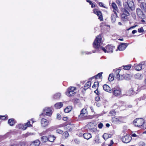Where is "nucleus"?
Segmentation results:
<instances>
[{
	"label": "nucleus",
	"instance_id": "473e14b6",
	"mask_svg": "<svg viewBox=\"0 0 146 146\" xmlns=\"http://www.w3.org/2000/svg\"><path fill=\"white\" fill-rule=\"evenodd\" d=\"M61 96L60 93H58L56 94L53 96V98L54 99H58L60 98Z\"/></svg>",
	"mask_w": 146,
	"mask_h": 146
},
{
	"label": "nucleus",
	"instance_id": "0e129e2a",
	"mask_svg": "<svg viewBox=\"0 0 146 146\" xmlns=\"http://www.w3.org/2000/svg\"><path fill=\"white\" fill-rule=\"evenodd\" d=\"M119 95H120L121 96H123V95H122L121 94V92L120 91V90L119 89Z\"/></svg>",
	"mask_w": 146,
	"mask_h": 146
},
{
	"label": "nucleus",
	"instance_id": "6e6552de",
	"mask_svg": "<svg viewBox=\"0 0 146 146\" xmlns=\"http://www.w3.org/2000/svg\"><path fill=\"white\" fill-rule=\"evenodd\" d=\"M50 123V121L47 119L42 118L41 120V124L42 127H45L47 126Z\"/></svg>",
	"mask_w": 146,
	"mask_h": 146
},
{
	"label": "nucleus",
	"instance_id": "a18cd8bd",
	"mask_svg": "<svg viewBox=\"0 0 146 146\" xmlns=\"http://www.w3.org/2000/svg\"><path fill=\"white\" fill-rule=\"evenodd\" d=\"M8 116L7 115V116H2L0 115V119H2V120H5L6 119L7 117Z\"/></svg>",
	"mask_w": 146,
	"mask_h": 146
},
{
	"label": "nucleus",
	"instance_id": "b1692460",
	"mask_svg": "<svg viewBox=\"0 0 146 146\" xmlns=\"http://www.w3.org/2000/svg\"><path fill=\"white\" fill-rule=\"evenodd\" d=\"M18 127L19 129H22L23 130H25L27 128V125H25V124L23 125L19 124L18 125Z\"/></svg>",
	"mask_w": 146,
	"mask_h": 146
},
{
	"label": "nucleus",
	"instance_id": "a878e982",
	"mask_svg": "<svg viewBox=\"0 0 146 146\" xmlns=\"http://www.w3.org/2000/svg\"><path fill=\"white\" fill-rule=\"evenodd\" d=\"M91 82L90 81L88 82L85 84L84 87V89L86 90L89 88L91 86Z\"/></svg>",
	"mask_w": 146,
	"mask_h": 146
},
{
	"label": "nucleus",
	"instance_id": "6e6d98bb",
	"mask_svg": "<svg viewBox=\"0 0 146 146\" xmlns=\"http://www.w3.org/2000/svg\"><path fill=\"white\" fill-rule=\"evenodd\" d=\"M113 143V142L112 140H111L110 143L108 144V146H111L112 145Z\"/></svg>",
	"mask_w": 146,
	"mask_h": 146
},
{
	"label": "nucleus",
	"instance_id": "0eeeda50",
	"mask_svg": "<svg viewBox=\"0 0 146 146\" xmlns=\"http://www.w3.org/2000/svg\"><path fill=\"white\" fill-rule=\"evenodd\" d=\"M131 139V137L128 135L123 137L121 138V140L122 142L124 143H126L130 142Z\"/></svg>",
	"mask_w": 146,
	"mask_h": 146
},
{
	"label": "nucleus",
	"instance_id": "ddd939ff",
	"mask_svg": "<svg viewBox=\"0 0 146 146\" xmlns=\"http://www.w3.org/2000/svg\"><path fill=\"white\" fill-rule=\"evenodd\" d=\"M114 14H112L111 15V21L113 23L114 22L116 21V18L117 17V15L116 11L113 10Z\"/></svg>",
	"mask_w": 146,
	"mask_h": 146
},
{
	"label": "nucleus",
	"instance_id": "a211bd4d",
	"mask_svg": "<svg viewBox=\"0 0 146 146\" xmlns=\"http://www.w3.org/2000/svg\"><path fill=\"white\" fill-rule=\"evenodd\" d=\"M73 127L72 125H71L70 124H68L65 126L64 128L66 129V130L71 131L72 130Z\"/></svg>",
	"mask_w": 146,
	"mask_h": 146
},
{
	"label": "nucleus",
	"instance_id": "69168bd1",
	"mask_svg": "<svg viewBox=\"0 0 146 146\" xmlns=\"http://www.w3.org/2000/svg\"><path fill=\"white\" fill-rule=\"evenodd\" d=\"M137 32V31L136 30H133L132 31V34H135Z\"/></svg>",
	"mask_w": 146,
	"mask_h": 146
},
{
	"label": "nucleus",
	"instance_id": "c85d7f7f",
	"mask_svg": "<svg viewBox=\"0 0 146 146\" xmlns=\"http://www.w3.org/2000/svg\"><path fill=\"white\" fill-rule=\"evenodd\" d=\"M135 78L137 79H141L143 78V76L141 74L138 73L135 75Z\"/></svg>",
	"mask_w": 146,
	"mask_h": 146
},
{
	"label": "nucleus",
	"instance_id": "79ce46f5",
	"mask_svg": "<svg viewBox=\"0 0 146 146\" xmlns=\"http://www.w3.org/2000/svg\"><path fill=\"white\" fill-rule=\"evenodd\" d=\"M88 131H89L92 132H95L96 131V129L94 127L93 128L91 129H90L88 130Z\"/></svg>",
	"mask_w": 146,
	"mask_h": 146
},
{
	"label": "nucleus",
	"instance_id": "aec40b11",
	"mask_svg": "<svg viewBox=\"0 0 146 146\" xmlns=\"http://www.w3.org/2000/svg\"><path fill=\"white\" fill-rule=\"evenodd\" d=\"M63 104L62 102H58L56 103L54 105V107L57 109H60L62 107Z\"/></svg>",
	"mask_w": 146,
	"mask_h": 146
},
{
	"label": "nucleus",
	"instance_id": "c03bdc74",
	"mask_svg": "<svg viewBox=\"0 0 146 146\" xmlns=\"http://www.w3.org/2000/svg\"><path fill=\"white\" fill-rule=\"evenodd\" d=\"M99 85V83L98 82H94V85L92 86V87L93 88H95L97 86H98Z\"/></svg>",
	"mask_w": 146,
	"mask_h": 146
},
{
	"label": "nucleus",
	"instance_id": "f704fd0d",
	"mask_svg": "<svg viewBox=\"0 0 146 146\" xmlns=\"http://www.w3.org/2000/svg\"><path fill=\"white\" fill-rule=\"evenodd\" d=\"M41 141L43 142H45L48 141V138L46 136H43L41 137Z\"/></svg>",
	"mask_w": 146,
	"mask_h": 146
},
{
	"label": "nucleus",
	"instance_id": "e2e57ef3",
	"mask_svg": "<svg viewBox=\"0 0 146 146\" xmlns=\"http://www.w3.org/2000/svg\"><path fill=\"white\" fill-rule=\"evenodd\" d=\"M86 0L87 2L89 3L90 5L92 3V2L90 0Z\"/></svg>",
	"mask_w": 146,
	"mask_h": 146
},
{
	"label": "nucleus",
	"instance_id": "39448f33",
	"mask_svg": "<svg viewBox=\"0 0 146 146\" xmlns=\"http://www.w3.org/2000/svg\"><path fill=\"white\" fill-rule=\"evenodd\" d=\"M76 89V88L75 87L72 86L69 87L66 92V95L69 97L74 96L75 94L74 91Z\"/></svg>",
	"mask_w": 146,
	"mask_h": 146
},
{
	"label": "nucleus",
	"instance_id": "680f3d73",
	"mask_svg": "<svg viewBox=\"0 0 146 146\" xmlns=\"http://www.w3.org/2000/svg\"><path fill=\"white\" fill-rule=\"evenodd\" d=\"M137 25H135L134 26H132V27H130V28H129L128 29V30H129L131 29H133V28H135V27H136Z\"/></svg>",
	"mask_w": 146,
	"mask_h": 146
},
{
	"label": "nucleus",
	"instance_id": "cd10ccee",
	"mask_svg": "<svg viewBox=\"0 0 146 146\" xmlns=\"http://www.w3.org/2000/svg\"><path fill=\"white\" fill-rule=\"evenodd\" d=\"M111 135L110 134H108L107 133H105L102 135V137L104 138L105 140L111 137Z\"/></svg>",
	"mask_w": 146,
	"mask_h": 146
},
{
	"label": "nucleus",
	"instance_id": "4c0bfd02",
	"mask_svg": "<svg viewBox=\"0 0 146 146\" xmlns=\"http://www.w3.org/2000/svg\"><path fill=\"white\" fill-rule=\"evenodd\" d=\"M103 72H101L98 74L97 75L94 76L95 78H100L102 77V74Z\"/></svg>",
	"mask_w": 146,
	"mask_h": 146
},
{
	"label": "nucleus",
	"instance_id": "f03ea898",
	"mask_svg": "<svg viewBox=\"0 0 146 146\" xmlns=\"http://www.w3.org/2000/svg\"><path fill=\"white\" fill-rule=\"evenodd\" d=\"M124 8L127 10L133 11L135 9V6L133 0H127L123 2Z\"/></svg>",
	"mask_w": 146,
	"mask_h": 146
},
{
	"label": "nucleus",
	"instance_id": "72a5a7b5",
	"mask_svg": "<svg viewBox=\"0 0 146 146\" xmlns=\"http://www.w3.org/2000/svg\"><path fill=\"white\" fill-rule=\"evenodd\" d=\"M131 76L129 74H126L124 75L125 79L126 80H129L131 78Z\"/></svg>",
	"mask_w": 146,
	"mask_h": 146
},
{
	"label": "nucleus",
	"instance_id": "13d9d810",
	"mask_svg": "<svg viewBox=\"0 0 146 146\" xmlns=\"http://www.w3.org/2000/svg\"><path fill=\"white\" fill-rule=\"evenodd\" d=\"M100 98L98 96L97 97H95V100L96 101H99L100 100Z\"/></svg>",
	"mask_w": 146,
	"mask_h": 146
},
{
	"label": "nucleus",
	"instance_id": "3c124183",
	"mask_svg": "<svg viewBox=\"0 0 146 146\" xmlns=\"http://www.w3.org/2000/svg\"><path fill=\"white\" fill-rule=\"evenodd\" d=\"M99 6H100V7H103L106 8V7H105V6L104 5L103 3L102 2H99Z\"/></svg>",
	"mask_w": 146,
	"mask_h": 146
},
{
	"label": "nucleus",
	"instance_id": "9b49d317",
	"mask_svg": "<svg viewBox=\"0 0 146 146\" xmlns=\"http://www.w3.org/2000/svg\"><path fill=\"white\" fill-rule=\"evenodd\" d=\"M136 12L137 15L140 18H143L145 17V15L143 12L140 9H137Z\"/></svg>",
	"mask_w": 146,
	"mask_h": 146
},
{
	"label": "nucleus",
	"instance_id": "37998d69",
	"mask_svg": "<svg viewBox=\"0 0 146 146\" xmlns=\"http://www.w3.org/2000/svg\"><path fill=\"white\" fill-rule=\"evenodd\" d=\"M139 146H145V143L143 141H140L139 143Z\"/></svg>",
	"mask_w": 146,
	"mask_h": 146
},
{
	"label": "nucleus",
	"instance_id": "8fccbe9b",
	"mask_svg": "<svg viewBox=\"0 0 146 146\" xmlns=\"http://www.w3.org/2000/svg\"><path fill=\"white\" fill-rule=\"evenodd\" d=\"M138 31L139 33L143 32L144 30L143 28L141 27V28L139 29L138 30Z\"/></svg>",
	"mask_w": 146,
	"mask_h": 146
},
{
	"label": "nucleus",
	"instance_id": "bf43d9fd",
	"mask_svg": "<svg viewBox=\"0 0 146 146\" xmlns=\"http://www.w3.org/2000/svg\"><path fill=\"white\" fill-rule=\"evenodd\" d=\"M94 92L97 95H98L100 94L98 90V89L94 91Z\"/></svg>",
	"mask_w": 146,
	"mask_h": 146
},
{
	"label": "nucleus",
	"instance_id": "5fc2aeb1",
	"mask_svg": "<svg viewBox=\"0 0 146 146\" xmlns=\"http://www.w3.org/2000/svg\"><path fill=\"white\" fill-rule=\"evenodd\" d=\"M56 118L58 119H61L60 115L59 113L57 114Z\"/></svg>",
	"mask_w": 146,
	"mask_h": 146
},
{
	"label": "nucleus",
	"instance_id": "4d7b16f0",
	"mask_svg": "<svg viewBox=\"0 0 146 146\" xmlns=\"http://www.w3.org/2000/svg\"><path fill=\"white\" fill-rule=\"evenodd\" d=\"M131 137H137L138 136L135 133H133L131 134Z\"/></svg>",
	"mask_w": 146,
	"mask_h": 146
},
{
	"label": "nucleus",
	"instance_id": "bb28decb",
	"mask_svg": "<svg viewBox=\"0 0 146 146\" xmlns=\"http://www.w3.org/2000/svg\"><path fill=\"white\" fill-rule=\"evenodd\" d=\"M48 141L51 142H53L55 139V137L52 135H50L48 136Z\"/></svg>",
	"mask_w": 146,
	"mask_h": 146
},
{
	"label": "nucleus",
	"instance_id": "f3484780",
	"mask_svg": "<svg viewBox=\"0 0 146 146\" xmlns=\"http://www.w3.org/2000/svg\"><path fill=\"white\" fill-rule=\"evenodd\" d=\"M83 136L84 138L88 140L92 137V136L89 133H86L83 134Z\"/></svg>",
	"mask_w": 146,
	"mask_h": 146
},
{
	"label": "nucleus",
	"instance_id": "393cba45",
	"mask_svg": "<svg viewBox=\"0 0 146 146\" xmlns=\"http://www.w3.org/2000/svg\"><path fill=\"white\" fill-rule=\"evenodd\" d=\"M141 8L145 12H146V3L144 2H142L140 4Z\"/></svg>",
	"mask_w": 146,
	"mask_h": 146
},
{
	"label": "nucleus",
	"instance_id": "c9c22d12",
	"mask_svg": "<svg viewBox=\"0 0 146 146\" xmlns=\"http://www.w3.org/2000/svg\"><path fill=\"white\" fill-rule=\"evenodd\" d=\"M113 122L115 123H118L119 122V119L115 117H113L112 118Z\"/></svg>",
	"mask_w": 146,
	"mask_h": 146
},
{
	"label": "nucleus",
	"instance_id": "774afa93",
	"mask_svg": "<svg viewBox=\"0 0 146 146\" xmlns=\"http://www.w3.org/2000/svg\"><path fill=\"white\" fill-rule=\"evenodd\" d=\"M63 119L64 121H66L67 120V118L66 117H64Z\"/></svg>",
	"mask_w": 146,
	"mask_h": 146
},
{
	"label": "nucleus",
	"instance_id": "7c9ffc66",
	"mask_svg": "<svg viewBox=\"0 0 146 146\" xmlns=\"http://www.w3.org/2000/svg\"><path fill=\"white\" fill-rule=\"evenodd\" d=\"M114 76L113 74L111 73L110 74L108 78V80L110 81H112L114 79Z\"/></svg>",
	"mask_w": 146,
	"mask_h": 146
},
{
	"label": "nucleus",
	"instance_id": "6ab92c4d",
	"mask_svg": "<svg viewBox=\"0 0 146 146\" xmlns=\"http://www.w3.org/2000/svg\"><path fill=\"white\" fill-rule=\"evenodd\" d=\"M40 141L38 140H36L32 142L31 145V146H38L40 144Z\"/></svg>",
	"mask_w": 146,
	"mask_h": 146
},
{
	"label": "nucleus",
	"instance_id": "412c9836",
	"mask_svg": "<svg viewBox=\"0 0 146 146\" xmlns=\"http://www.w3.org/2000/svg\"><path fill=\"white\" fill-rule=\"evenodd\" d=\"M87 112L86 109L84 108L81 111L79 117H82Z\"/></svg>",
	"mask_w": 146,
	"mask_h": 146
},
{
	"label": "nucleus",
	"instance_id": "5701e85b",
	"mask_svg": "<svg viewBox=\"0 0 146 146\" xmlns=\"http://www.w3.org/2000/svg\"><path fill=\"white\" fill-rule=\"evenodd\" d=\"M16 122L13 119H9L8 123L10 126H13Z\"/></svg>",
	"mask_w": 146,
	"mask_h": 146
},
{
	"label": "nucleus",
	"instance_id": "20e7f679",
	"mask_svg": "<svg viewBox=\"0 0 146 146\" xmlns=\"http://www.w3.org/2000/svg\"><path fill=\"white\" fill-rule=\"evenodd\" d=\"M144 120L143 119L141 118H138L135 119L133 121V124L136 126L138 127L142 126L144 123Z\"/></svg>",
	"mask_w": 146,
	"mask_h": 146
},
{
	"label": "nucleus",
	"instance_id": "2eb2a0df",
	"mask_svg": "<svg viewBox=\"0 0 146 146\" xmlns=\"http://www.w3.org/2000/svg\"><path fill=\"white\" fill-rule=\"evenodd\" d=\"M104 90L108 92H111V88L107 85L104 84L103 86Z\"/></svg>",
	"mask_w": 146,
	"mask_h": 146
},
{
	"label": "nucleus",
	"instance_id": "603ef678",
	"mask_svg": "<svg viewBox=\"0 0 146 146\" xmlns=\"http://www.w3.org/2000/svg\"><path fill=\"white\" fill-rule=\"evenodd\" d=\"M25 125H27V127H31V125L30 124V121H28L27 123L25 124Z\"/></svg>",
	"mask_w": 146,
	"mask_h": 146
},
{
	"label": "nucleus",
	"instance_id": "49530a36",
	"mask_svg": "<svg viewBox=\"0 0 146 146\" xmlns=\"http://www.w3.org/2000/svg\"><path fill=\"white\" fill-rule=\"evenodd\" d=\"M124 79H125L124 75H121L120 76L119 74V80H122Z\"/></svg>",
	"mask_w": 146,
	"mask_h": 146
},
{
	"label": "nucleus",
	"instance_id": "7ed1b4c3",
	"mask_svg": "<svg viewBox=\"0 0 146 146\" xmlns=\"http://www.w3.org/2000/svg\"><path fill=\"white\" fill-rule=\"evenodd\" d=\"M122 13L121 15V20L125 21L127 20V16L129 15V13L127 10L125 8H122L121 9Z\"/></svg>",
	"mask_w": 146,
	"mask_h": 146
},
{
	"label": "nucleus",
	"instance_id": "052dcab7",
	"mask_svg": "<svg viewBox=\"0 0 146 146\" xmlns=\"http://www.w3.org/2000/svg\"><path fill=\"white\" fill-rule=\"evenodd\" d=\"M142 128H146V121L145 122H144L143 125L142 126Z\"/></svg>",
	"mask_w": 146,
	"mask_h": 146
},
{
	"label": "nucleus",
	"instance_id": "864d4df0",
	"mask_svg": "<svg viewBox=\"0 0 146 146\" xmlns=\"http://www.w3.org/2000/svg\"><path fill=\"white\" fill-rule=\"evenodd\" d=\"M56 131L57 133H58L60 134H61L63 132L60 129L57 130Z\"/></svg>",
	"mask_w": 146,
	"mask_h": 146
},
{
	"label": "nucleus",
	"instance_id": "1a4fd4ad",
	"mask_svg": "<svg viewBox=\"0 0 146 146\" xmlns=\"http://www.w3.org/2000/svg\"><path fill=\"white\" fill-rule=\"evenodd\" d=\"M93 12L94 13L96 14L98 17V19L102 21L103 20L102 16V13L101 11H98L97 9H94L93 10Z\"/></svg>",
	"mask_w": 146,
	"mask_h": 146
},
{
	"label": "nucleus",
	"instance_id": "e433bc0d",
	"mask_svg": "<svg viewBox=\"0 0 146 146\" xmlns=\"http://www.w3.org/2000/svg\"><path fill=\"white\" fill-rule=\"evenodd\" d=\"M113 95L115 96H117L119 94V90L117 89H115L113 91Z\"/></svg>",
	"mask_w": 146,
	"mask_h": 146
},
{
	"label": "nucleus",
	"instance_id": "09e8293b",
	"mask_svg": "<svg viewBox=\"0 0 146 146\" xmlns=\"http://www.w3.org/2000/svg\"><path fill=\"white\" fill-rule=\"evenodd\" d=\"M96 52V50H94V51H93V52H88V51H86L85 52V53L86 54H91L92 53H95Z\"/></svg>",
	"mask_w": 146,
	"mask_h": 146
},
{
	"label": "nucleus",
	"instance_id": "9d476101",
	"mask_svg": "<svg viewBox=\"0 0 146 146\" xmlns=\"http://www.w3.org/2000/svg\"><path fill=\"white\" fill-rule=\"evenodd\" d=\"M145 62H141L138 64H135L134 68L135 70L137 71H140L141 70L142 68V66L144 65Z\"/></svg>",
	"mask_w": 146,
	"mask_h": 146
},
{
	"label": "nucleus",
	"instance_id": "423d86ee",
	"mask_svg": "<svg viewBox=\"0 0 146 146\" xmlns=\"http://www.w3.org/2000/svg\"><path fill=\"white\" fill-rule=\"evenodd\" d=\"M43 111L44 113H42L40 115V116H41L42 115L45 116L46 115H51L52 113L51 109L50 107H46L44 110Z\"/></svg>",
	"mask_w": 146,
	"mask_h": 146
},
{
	"label": "nucleus",
	"instance_id": "c756f323",
	"mask_svg": "<svg viewBox=\"0 0 146 146\" xmlns=\"http://www.w3.org/2000/svg\"><path fill=\"white\" fill-rule=\"evenodd\" d=\"M72 109V107L71 106H68L64 109V111L66 113H68L70 112Z\"/></svg>",
	"mask_w": 146,
	"mask_h": 146
},
{
	"label": "nucleus",
	"instance_id": "f257e3e1",
	"mask_svg": "<svg viewBox=\"0 0 146 146\" xmlns=\"http://www.w3.org/2000/svg\"><path fill=\"white\" fill-rule=\"evenodd\" d=\"M102 38L101 36H98L94 40L93 43V47L98 49L99 50H102L105 52L112 53L113 52V47L111 45H108L106 47V49L102 47L101 45Z\"/></svg>",
	"mask_w": 146,
	"mask_h": 146
},
{
	"label": "nucleus",
	"instance_id": "4468645a",
	"mask_svg": "<svg viewBox=\"0 0 146 146\" xmlns=\"http://www.w3.org/2000/svg\"><path fill=\"white\" fill-rule=\"evenodd\" d=\"M131 64H129L127 65L123 66L122 67H119V72L122 69V67H123V69L125 70H129L131 67Z\"/></svg>",
	"mask_w": 146,
	"mask_h": 146
},
{
	"label": "nucleus",
	"instance_id": "338daca9",
	"mask_svg": "<svg viewBox=\"0 0 146 146\" xmlns=\"http://www.w3.org/2000/svg\"><path fill=\"white\" fill-rule=\"evenodd\" d=\"M53 129V128L52 127H51L48 129L47 130L50 131L52 130Z\"/></svg>",
	"mask_w": 146,
	"mask_h": 146
},
{
	"label": "nucleus",
	"instance_id": "ea45409f",
	"mask_svg": "<svg viewBox=\"0 0 146 146\" xmlns=\"http://www.w3.org/2000/svg\"><path fill=\"white\" fill-rule=\"evenodd\" d=\"M116 113V111L115 110H112L110 111L109 113V115L112 116L114 115Z\"/></svg>",
	"mask_w": 146,
	"mask_h": 146
},
{
	"label": "nucleus",
	"instance_id": "a19ab883",
	"mask_svg": "<svg viewBox=\"0 0 146 146\" xmlns=\"http://www.w3.org/2000/svg\"><path fill=\"white\" fill-rule=\"evenodd\" d=\"M63 135L66 138L69 136V134L67 131H65Z\"/></svg>",
	"mask_w": 146,
	"mask_h": 146
},
{
	"label": "nucleus",
	"instance_id": "4be33fe9",
	"mask_svg": "<svg viewBox=\"0 0 146 146\" xmlns=\"http://www.w3.org/2000/svg\"><path fill=\"white\" fill-rule=\"evenodd\" d=\"M113 72L114 73V76L115 78H119V69L116 68L113 70Z\"/></svg>",
	"mask_w": 146,
	"mask_h": 146
},
{
	"label": "nucleus",
	"instance_id": "58836bf2",
	"mask_svg": "<svg viewBox=\"0 0 146 146\" xmlns=\"http://www.w3.org/2000/svg\"><path fill=\"white\" fill-rule=\"evenodd\" d=\"M134 92L132 89H131L129 90L127 92V95H131L133 94Z\"/></svg>",
	"mask_w": 146,
	"mask_h": 146
},
{
	"label": "nucleus",
	"instance_id": "dca6fc26",
	"mask_svg": "<svg viewBox=\"0 0 146 146\" xmlns=\"http://www.w3.org/2000/svg\"><path fill=\"white\" fill-rule=\"evenodd\" d=\"M95 127V125L93 122H91L88 123L86 126V128L89 130Z\"/></svg>",
	"mask_w": 146,
	"mask_h": 146
},
{
	"label": "nucleus",
	"instance_id": "f8f14e48",
	"mask_svg": "<svg viewBox=\"0 0 146 146\" xmlns=\"http://www.w3.org/2000/svg\"><path fill=\"white\" fill-rule=\"evenodd\" d=\"M128 45L127 43H121L119 44V51H123L125 50Z\"/></svg>",
	"mask_w": 146,
	"mask_h": 146
},
{
	"label": "nucleus",
	"instance_id": "de8ad7c7",
	"mask_svg": "<svg viewBox=\"0 0 146 146\" xmlns=\"http://www.w3.org/2000/svg\"><path fill=\"white\" fill-rule=\"evenodd\" d=\"M98 126L99 129H101L103 126V125L102 123H100L98 125Z\"/></svg>",
	"mask_w": 146,
	"mask_h": 146
},
{
	"label": "nucleus",
	"instance_id": "2f4dec72",
	"mask_svg": "<svg viewBox=\"0 0 146 146\" xmlns=\"http://www.w3.org/2000/svg\"><path fill=\"white\" fill-rule=\"evenodd\" d=\"M112 6L113 9H114L115 11H116V12H118V11L117 10L118 9V8L117 7V6L116 4L114 3H112Z\"/></svg>",
	"mask_w": 146,
	"mask_h": 146
}]
</instances>
